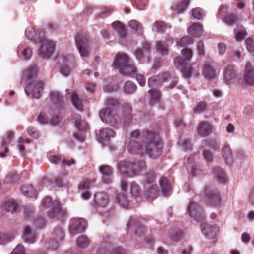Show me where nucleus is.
<instances>
[{
  "instance_id": "nucleus-18",
  "label": "nucleus",
  "mask_w": 254,
  "mask_h": 254,
  "mask_svg": "<svg viewBox=\"0 0 254 254\" xmlns=\"http://www.w3.org/2000/svg\"><path fill=\"white\" fill-rule=\"evenodd\" d=\"M111 137V129L109 128H102L98 134L99 141L103 146L110 144Z\"/></svg>"
},
{
  "instance_id": "nucleus-11",
  "label": "nucleus",
  "mask_w": 254,
  "mask_h": 254,
  "mask_svg": "<svg viewBox=\"0 0 254 254\" xmlns=\"http://www.w3.org/2000/svg\"><path fill=\"white\" fill-rule=\"evenodd\" d=\"M170 74L167 72H162L157 76H153L148 79V86L152 88H157L161 86L162 84L169 79Z\"/></svg>"
},
{
  "instance_id": "nucleus-8",
  "label": "nucleus",
  "mask_w": 254,
  "mask_h": 254,
  "mask_svg": "<svg viewBox=\"0 0 254 254\" xmlns=\"http://www.w3.org/2000/svg\"><path fill=\"white\" fill-rule=\"evenodd\" d=\"M204 194L206 196V200L209 205L215 207L220 205L221 198L217 190H211L209 187H206L204 191Z\"/></svg>"
},
{
  "instance_id": "nucleus-63",
  "label": "nucleus",
  "mask_w": 254,
  "mask_h": 254,
  "mask_svg": "<svg viewBox=\"0 0 254 254\" xmlns=\"http://www.w3.org/2000/svg\"><path fill=\"white\" fill-rule=\"evenodd\" d=\"M32 190L31 187H22L21 188V191L22 194L26 197H32V195L29 192V190Z\"/></svg>"
},
{
  "instance_id": "nucleus-31",
  "label": "nucleus",
  "mask_w": 254,
  "mask_h": 254,
  "mask_svg": "<svg viewBox=\"0 0 254 254\" xmlns=\"http://www.w3.org/2000/svg\"><path fill=\"white\" fill-rule=\"evenodd\" d=\"M112 27L117 31L120 37H125L127 32L124 25L122 23L119 21H115L112 23Z\"/></svg>"
},
{
  "instance_id": "nucleus-45",
  "label": "nucleus",
  "mask_w": 254,
  "mask_h": 254,
  "mask_svg": "<svg viewBox=\"0 0 254 254\" xmlns=\"http://www.w3.org/2000/svg\"><path fill=\"white\" fill-rule=\"evenodd\" d=\"M89 242L85 236H80L76 240L77 246L81 248H85L89 245Z\"/></svg>"
},
{
  "instance_id": "nucleus-28",
  "label": "nucleus",
  "mask_w": 254,
  "mask_h": 254,
  "mask_svg": "<svg viewBox=\"0 0 254 254\" xmlns=\"http://www.w3.org/2000/svg\"><path fill=\"white\" fill-rule=\"evenodd\" d=\"M36 237L35 233L32 232L29 226H26L24 228L23 238L25 242L32 243L35 241Z\"/></svg>"
},
{
  "instance_id": "nucleus-15",
  "label": "nucleus",
  "mask_w": 254,
  "mask_h": 254,
  "mask_svg": "<svg viewBox=\"0 0 254 254\" xmlns=\"http://www.w3.org/2000/svg\"><path fill=\"white\" fill-rule=\"evenodd\" d=\"M244 79L247 85L252 86L254 84V69L250 62L245 65Z\"/></svg>"
},
{
  "instance_id": "nucleus-53",
  "label": "nucleus",
  "mask_w": 254,
  "mask_h": 254,
  "mask_svg": "<svg viewBox=\"0 0 254 254\" xmlns=\"http://www.w3.org/2000/svg\"><path fill=\"white\" fill-rule=\"evenodd\" d=\"M130 192L134 197H138L140 194L139 186L136 183H132L130 186Z\"/></svg>"
},
{
  "instance_id": "nucleus-27",
  "label": "nucleus",
  "mask_w": 254,
  "mask_h": 254,
  "mask_svg": "<svg viewBox=\"0 0 254 254\" xmlns=\"http://www.w3.org/2000/svg\"><path fill=\"white\" fill-rule=\"evenodd\" d=\"M52 212H49V216L50 218L59 217L60 215H63L64 211L62 210L58 201H55L52 203Z\"/></svg>"
},
{
  "instance_id": "nucleus-52",
  "label": "nucleus",
  "mask_w": 254,
  "mask_h": 254,
  "mask_svg": "<svg viewBox=\"0 0 254 254\" xmlns=\"http://www.w3.org/2000/svg\"><path fill=\"white\" fill-rule=\"evenodd\" d=\"M129 26L136 32L140 33L141 31V25L138 21L132 20L128 23Z\"/></svg>"
},
{
  "instance_id": "nucleus-50",
  "label": "nucleus",
  "mask_w": 254,
  "mask_h": 254,
  "mask_svg": "<svg viewBox=\"0 0 254 254\" xmlns=\"http://www.w3.org/2000/svg\"><path fill=\"white\" fill-rule=\"evenodd\" d=\"M207 106V103L204 101H201L196 104L194 108V112L196 113H200L206 109Z\"/></svg>"
},
{
  "instance_id": "nucleus-58",
  "label": "nucleus",
  "mask_w": 254,
  "mask_h": 254,
  "mask_svg": "<svg viewBox=\"0 0 254 254\" xmlns=\"http://www.w3.org/2000/svg\"><path fill=\"white\" fill-rule=\"evenodd\" d=\"M10 254H26L25 250L22 245L19 244L13 249Z\"/></svg>"
},
{
  "instance_id": "nucleus-2",
  "label": "nucleus",
  "mask_w": 254,
  "mask_h": 254,
  "mask_svg": "<svg viewBox=\"0 0 254 254\" xmlns=\"http://www.w3.org/2000/svg\"><path fill=\"white\" fill-rule=\"evenodd\" d=\"M25 33L27 39L40 44L38 50L40 57L49 59L53 55L56 46L55 42L46 38L42 30L36 31L32 27H29L26 29Z\"/></svg>"
},
{
  "instance_id": "nucleus-42",
  "label": "nucleus",
  "mask_w": 254,
  "mask_h": 254,
  "mask_svg": "<svg viewBox=\"0 0 254 254\" xmlns=\"http://www.w3.org/2000/svg\"><path fill=\"white\" fill-rule=\"evenodd\" d=\"M136 89V86L132 81H127L124 84V90L127 94H132Z\"/></svg>"
},
{
  "instance_id": "nucleus-20",
  "label": "nucleus",
  "mask_w": 254,
  "mask_h": 254,
  "mask_svg": "<svg viewBox=\"0 0 254 254\" xmlns=\"http://www.w3.org/2000/svg\"><path fill=\"white\" fill-rule=\"evenodd\" d=\"M224 79L225 83L229 84L236 76L233 65H228L224 69Z\"/></svg>"
},
{
  "instance_id": "nucleus-38",
  "label": "nucleus",
  "mask_w": 254,
  "mask_h": 254,
  "mask_svg": "<svg viewBox=\"0 0 254 254\" xmlns=\"http://www.w3.org/2000/svg\"><path fill=\"white\" fill-rule=\"evenodd\" d=\"M96 181L95 179H86L83 180L78 185V189L81 190H87Z\"/></svg>"
},
{
  "instance_id": "nucleus-10",
  "label": "nucleus",
  "mask_w": 254,
  "mask_h": 254,
  "mask_svg": "<svg viewBox=\"0 0 254 254\" xmlns=\"http://www.w3.org/2000/svg\"><path fill=\"white\" fill-rule=\"evenodd\" d=\"M187 211L190 216L194 218L198 222H202L205 218L203 209L196 203H190Z\"/></svg>"
},
{
  "instance_id": "nucleus-41",
  "label": "nucleus",
  "mask_w": 254,
  "mask_h": 254,
  "mask_svg": "<svg viewBox=\"0 0 254 254\" xmlns=\"http://www.w3.org/2000/svg\"><path fill=\"white\" fill-rule=\"evenodd\" d=\"M14 238L13 233H0V244H5Z\"/></svg>"
},
{
  "instance_id": "nucleus-44",
  "label": "nucleus",
  "mask_w": 254,
  "mask_h": 254,
  "mask_svg": "<svg viewBox=\"0 0 254 254\" xmlns=\"http://www.w3.org/2000/svg\"><path fill=\"white\" fill-rule=\"evenodd\" d=\"M156 49L157 51L162 55H167L168 46L166 43H163L161 41H158L156 43Z\"/></svg>"
},
{
  "instance_id": "nucleus-36",
  "label": "nucleus",
  "mask_w": 254,
  "mask_h": 254,
  "mask_svg": "<svg viewBox=\"0 0 254 254\" xmlns=\"http://www.w3.org/2000/svg\"><path fill=\"white\" fill-rule=\"evenodd\" d=\"M190 0H182V1L180 3H178L174 5L172 7V9L177 13H182L187 7L189 4Z\"/></svg>"
},
{
  "instance_id": "nucleus-12",
  "label": "nucleus",
  "mask_w": 254,
  "mask_h": 254,
  "mask_svg": "<svg viewBox=\"0 0 254 254\" xmlns=\"http://www.w3.org/2000/svg\"><path fill=\"white\" fill-rule=\"evenodd\" d=\"M14 137V133L11 131H8L3 137L0 143V157H5V154L8 152L7 146L12 141Z\"/></svg>"
},
{
  "instance_id": "nucleus-35",
  "label": "nucleus",
  "mask_w": 254,
  "mask_h": 254,
  "mask_svg": "<svg viewBox=\"0 0 254 254\" xmlns=\"http://www.w3.org/2000/svg\"><path fill=\"white\" fill-rule=\"evenodd\" d=\"M111 111L110 108H107L101 111L100 117L101 120L105 123L111 122Z\"/></svg>"
},
{
  "instance_id": "nucleus-5",
  "label": "nucleus",
  "mask_w": 254,
  "mask_h": 254,
  "mask_svg": "<svg viewBox=\"0 0 254 254\" xmlns=\"http://www.w3.org/2000/svg\"><path fill=\"white\" fill-rule=\"evenodd\" d=\"M118 167L121 173L132 177L138 175L145 168V162L142 161L134 163L122 161L119 163Z\"/></svg>"
},
{
  "instance_id": "nucleus-13",
  "label": "nucleus",
  "mask_w": 254,
  "mask_h": 254,
  "mask_svg": "<svg viewBox=\"0 0 254 254\" xmlns=\"http://www.w3.org/2000/svg\"><path fill=\"white\" fill-rule=\"evenodd\" d=\"M56 60L59 65H70L75 62L73 54L66 53H59L56 56Z\"/></svg>"
},
{
  "instance_id": "nucleus-57",
  "label": "nucleus",
  "mask_w": 254,
  "mask_h": 254,
  "mask_svg": "<svg viewBox=\"0 0 254 254\" xmlns=\"http://www.w3.org/2000/svg\"><path fill=\"white\" fill-rule=\"evenodd\" d=\"M245 44L249 52H254V42L251 38H248L246 40Z\"/></svg>"
},
{
  "instance_id": "nucleus-33",
  "label": "nucleus",
  "mask_w": 254,
  "mask_h": 254,
  "mask_svg": "<svg viewBox=\"0 0 254 254\" xmlns=\"http://www.w3.org/2000/svg\"><path fill=\"white\" fill-rule=\"evenodd\" d=\"M37 120L41 124H46L49 122L52 125H56L59 122L60 119L59 117L55 116V118H52L49 121L44 113H41L38 117Z\"/></svg>"
},
{
  "instance_id": "nucleus-62",
  "label": "nucleus",
  "mask_w": 254,
  "mask_h": 254,
  "mask_svg": "<svg viewBox=\"0 0 254 254\" xmlns=\"http://www.w3.org/2000/svg\"><path fill=\"white\" fill-rule=\"evenodd\" d=\"M197 50L198 54L200 56H204L205 55L204 45L202 41L198 42L197 45Z\"/></svg>"
},
{
  "instance_id": "nucleus-37",
  "label": "nucleus",
  "mask_w": 254,
  "mask_h": 254,
  "mask_svg": "<svg viewBox=\"0 0 254 254\" xmlns=\"http://www.w3.org/2000/svg\"><path fill=\"white\" fill-rule=\"evenodd\" d=\"M71 101L74 107L79 111L83 110L82 101L79 98L75 93H72L71 95Z\"/></svg>"
},
{
  "instance_id": "nucleus-46",
  "label": "nucleus",
  "mask_w": 254,
  "mask_h": 254,
  "mask_svg": "<svg viewBox=\"0 0 254 254\" xmlns=\"http://www.w3.org/2000/svg\"><path fill=\"white\" fill-rule=\"evenodd\" d=\"M122 110L123 112V114L125 117L127 119V120H130L132 118L131 111L132 108L131 106L129 104H125L122 107Z\"/></svg>"
},
{
  "instance_id": "nucleus-39",
  "label": "nucleus",
  "mask_w": 254,
  "mask_h": 254,
  "mask_svg": "<svg viewBox=\"0 0 254 254\" xmlns=\"http://www.w3.org/2000/svg\"><path fill=\"white\" fill-rule=\"evenodd\" d=\"M234 33L237 41L243 40L246 35L245 28L242 25L238 26V27L234 30Z\"/></svg>"
},
{
  "instance_id": "nucleus-21",
  "label": "nucleus",
  "mask_w": 254,
  "mask_h": 254,
  "mask_svg": "<svg viewBox=\"0 0 254 254\" xmlns=\"http://www.w3.org/2000/svg\"><path fill=\"white\" fill-rule=\"evenodd\" d=\"M99 171L102 175V180L105 184H109L111 181V167L109 165H101Z\"/></svg>"
},
{
  "instance_id": "nucleus-34",
  "label": "nucleus",
  "mask_w": 254,
  "mask_h": 254,
  "mask_svg": "<svg viewBox=\"0 0 254 254\" xmlns=\"http://www.w3.org/2000/svg\"><path fill=\"white\" fill-rule=\"evenodd\" d=\"M150 95V104L153 105L160 101L161 97L160 92L157 89H151L148 91Z\"/></svg>"
},
{
  "instance_id": "nucleus-9",
  "label": "nucleus",
  "mask_w": 254,
  "mask_h": 254,
  "mask_svg": "<svg viewBox=\"0 0 254 254\" xmlns=\"http://www.w3.org/2000/svg\"><path fill=\"white\" fill-rule=\"evenodd\" d=\"M86 227V223L83 219L73 218L70 221L69 231L73 236L84 232Z\"/></svg>"
},
{
  "instance_id": "nucleus-17",
  "label": "nucleus",
  "mask_w": 254,
  "mask_h": 254,
  "mask_svg": "<svg viewBox=\"0 0 254 254\" xmlns=\"http://www.w3.org/2000/svg\"><path fill=\"white\" fill-rule=\"evenodd\" d=\"M212 126L208 122L201 121L199 124L197 128V132L199 135L202 137L209 136L212 130Z\"/></svg>"
},
{
  "instance_id": "nucleus-23",
  "label": "nucleus",
  "mask_w": 254,
  "mask_h": 254,
  "mask_svg": "<svg viewBox=\"0 0 254 254\" xmlns=\"http://www.w3.org/2000/svg\"><path fill=\"white\" fill-rule=\"evenodd\" d=\"M203 31V26L199 23H193L188 29L190 35L197 37H200L202 34Z\"/></svg>"
},
{
  "instance_id": "nucleus-47",
  "label": "nucleus",
  "mask_w": 254,
  "mask_h": 254,
  "mask_svg": "<svg viewBox=\"0 0 254 254\" xmlns=\"http://www.w3.org/2000/svg\"><path fill=\"white\" fill-rule=\"evenodd\" d=\"M166 27L165 23L162 21H156L153 25V30L157 32H164Z\"/></svg>"
},
{
  "instance_id": "nucleus-22",
  "label": "nucleus",
  "mask_w": 254,
  "mask_h": 254,
  "mask_svg": "<svg viewBox=\"0 0 254 254\" xmlns=\"http://www.w3.org/2000/svg\"><path fill=\"white\" fill-rule=\"evenodd\" d=\"M203 74L206 78L209 80L214 79L216 77V71L214 67L207 63H205L203 65Z\"/></svg>"
},
{
  "instance_id": "nucleus-56",
  "label": "nucleus",
  "mask_w": 254,
  "mask_h": 254,
  "mask_svg": "<svg viewBox=\"0 0 254 254\" xmlns=\"http://www.w3.org/2000/svg\"><path fill=\"white\" fill-rule=\"evenodd\" d=\"M59 69L60 73L64 76H68L70 73V69L67 65H59Z\"/></svg>"
},
{
  "instance_id": "nucleus-49",
  "label": "nucleus",
  "mask_w": 254,
  "mask_h": 254,
  "mask_svg": "<svg viewBox=\"0 0 254 254\" xmlns=\"http://www.w3.org/2000/svg\"><path fill=\"white\" fill-rule=\"evenodd\" d=\"M193 43V40L191 38L186 36L182 38L179 41L177 42V45L181 47H186Z\"/></svg>"
},
{
  "instance_id": "nucleus-54",
  "label": "nucleus",
  "mask_w": 254,
  "mask_h": 254,
  "mask_svg": "<svg viewBox=\"0 0 254 254\" xmlns=\"http://www.w3.org/2000/svg\"><path fill=\"white\" fill-rule=\"evenodd\" d=\"M192 15L197 19H201L204 16L203 10L200 8H195L192 10Z\"/></svg>"
},
{
  "instance_id": "nucleus-51",
  "label": "nucleus",
  "mask_w": 254,
  "mask_h": 254,
  "mask_svg": "<svg viewBox=\"0 0 254 254\" xmlns=\"http://www.w3.org/2000/svg\"><path fill=\"white\" fill-rule=\"evenodd\" d=\"M222 153L224 159L226 163H228L229 159L231 157V149L229 146H225L222 149Z\"/></svg>"
},
{
  "instance_id": "nucleus-25",
  "label": "nucleus",
  "mask_w": 254,
  "mask_h": 254,
  "mask_svg": "<svg viewBox=\"0 0 254 254\" xmlns=\"http://www.w3.org/2000/svg\"><path fill=\"white\" fill-rule=\"evenodd\" d=\"M108 202L107 196L103 193H99L95 196L94 205L93 207H96L97 206L101 207H105L106 206Z\"/></svg>"
},
{
  "instance_id": "nucleus-43",
  "label": "nucleus",
  "mask_w": 254,
  "mask_h": 254,
  "mask_svg": "<svg viewBox=\"0 0 254 254\" xmlns=\"http://www.w3.org/2000/svg\"><path fill=\"white\" fill-rule=\"evenodd\" d=\"M116 200L119 204L123 207L127 208L128 206V200L124 194H118Z\"/></svg>"
},
{
  "instance_id": "nucleus-59",
  "label": "nucleus",
  "mask_w": 254,
  "mask_h": 254,
  "mask_svg": "<svg viewBox=\"0 0 254 254\" xmlns=\"http://www.w3.org/2000/svg\"><path fill=\"white\" fill-rule=\"evenodd\" d=\"M236 20L237 18L235 15H229L225 17L224 21L228 25H231L236 22Z\"/></svg>"
},
{
  "instance_id": "nucleus-1",
  "label": "nucleus",
  "mask_w": 254,
  "mask_h": 254,
  "mask_svg": "<svg viewBox=\"0 0 254 254\" xmlns=\"http://www.w3.org/2000/svg\"><path fill=\"white\" fill-rule=\"evenodd\" d=\"M143 136L145 137V142L143 144L131 140L127 145L128 150L131 153L146 154L153 158L159 156L162 152V144L158 137L154 132L148 131Z\"/></svg>"
},
{
  "instance_id": "nucleus-60",
  "label": "nucleus",
  "mask_w": 254,
  "mask_h": 254,
  "mask_svg": "<svg viewBox=\"0 0 254 254\" xmlns=\"http://www.w3.org/2000/svg\"><path fill=\"white\" fill-rule=\"evenodd\" d=\"M27 133L34 138H38L39 136V132L35 128L31 127L27 128Z\"/></svg>"
},
{
  "instance_id": "nucleus-19",
  "label": "nucleus",
  "mask_w": 254,
  "mask_h": 254,
  "mask_svg": "<svg viewBox=\"0 0 254 254\" xmlns=\"http://www.w3.org/2000/svg\"><path fill=\"white\" fill-rule=\"evenodd\" d=\"M201 228L202 233L210 238H214L218 231V228L216 226L210 225L204 222L201 223Z\"/></svg>"
},
{
  "instance_id": "nucleus-3",
  "label": "nucleus",
  "mask_w": 254,
  "mask_h": 254,
  "mask_svg": "<svg viewBox=\"0 0 254 254\" xmlns=\"http://www.w3.org/2000/svg\"><path fill=\"white\" fill-rule=\"evenodd\" d=\"M183 58L180 57L174 59V64L176 67L180 70L183 76L186 78H189L191 76L195 77L199 75V69L198 66L195 67L194 63L190 65L187 64L186 61H190L193 56V51L190 48H184L181 51Z\"/></svg>"
},
{
  "instance_id": "nucleus-4",
  "label": "nucleus",
  "mask_w": 254,
  "mask_h": 254,
  "mask_svg": "<svg viewBox=\"0 0 254 254\" xmlns=\"http://www.w3.org/2000/svg\"><path fill=\"white\" fill-rule=\"evenodd\" d=\"M37 68L35 65L29 66L24 72L23 80H28L29 83L25 88V92L27 95L32 98L38 99L41 96L43 86V83L41 81H33L30 82L32 78L35 75Z\"/></svg>"
},
{
  "instance_id": "nucleus-64",
  "label": "nucleus",
  "mask_w": 254,
  "mask_h": 254,
  "mask_svg": "<svg viewBox=\"0 0 254 254\" xmlns=\"http://www.w3.org/2000/svg\"><path fill=\"white\" fill-rule=\"evenodd\" d=\"M134 55L136 58L138 60H141L143 59L144 57L143 55V51L141 48H138L134 52Z\"/></svg>"
},
{
  "instance_id": "nucleus-14",
  "label": "nucleus",
  "mask_w": 254,
  "mask_h": 254,
  "mask_svg": "<svg viewBox=\"0 0 254 254\" xmlns=\"http://www.w3.org/2000/svg\"><path fill=\"white\" fill-rule=\"evenodd\" d=\"M129 62L128 56L125 53L119 52L117 54L113 63L114 66L118 68L119 70L127 65Z\"/></svg>"
},
{
  "instance_id": "nucleus-40",
  "label": "nucleus",
  "mask_w": 254,
  "mask_h": 254,
  "mask_svg": "<svg viewBox=\"0 0 254 254\" xmlns=\"http://www.w3.org/2000/svg\"><path fill=\"white\" fill-rule=\"evenodd\" d=\"M4 207L8 211L13 213L16 211L18 208V205L14 200H8L5 202Z\"/></svg>"
},
{
  "instance_id": "nucleus-61",
  "label": "nucleus",
  "mask_w": 254,
  "mask_h": 254,
  "mask_svg": "<svg viewBox=\"0 0 254 254\" xmlns=\"http://www.w3.org/2000/svg\"><path fill=\"white\" fill-rule=\"evenodd\" d=\"M48 158L50 162L54 164H58L63 161V159L60 156L55 155H51Z\"/></svg>"
},
{
  "instance_id": "nucleus-26",
  "label": "nucleus",
  "mask_w": 254,
  "mask_h": 254,
  "mask_svg": "<svg viewBox=\"0 0 254 254\" xmlns=\"http://www.w3.org/2000/svg\"><path fill=\"white\" fill-rule=\"evenodd\" d=\"M72 120L75 127L79 131H82L85 130L87 127V125L85 121L82 120L80 115L75 114L72 116Z\"/></svg>"
},
{
  "instance_id": "nucleus-29",
  "label": "nucleus",
  "mask_w": 254,
  "mask_h": 254,
  "mask_svg": "<svg viewBox=\"0 0 254 254\" xmlns=\"http://www.w3.org/2000/svg\"><path fill=\"white\" fill-rule=\"evenodd\" d=\"M159 183L163 195L165 196H168L171 192L172 188L167 179L165 177H162Z\"/></svg>"
},
{
  "instance_id": "nucleus-55",
  "label": "nucleus",
  "mask_w": 254,
  "mask_h": 254,
  "mask_svg": "<svg viewBox=\"0 0 254 254\" xmlns=\"http://www.w3.org/2000/svg\"><path fill=\"white\" fill-rule=\"evenodd\" d=\"M51 99L53 102L55 103H59L63 101V97L60 94L59 92L54 91L51 94Z\"/></svg>"
},
{
  "instance_id": "nucleus-30",
  "label": "nucleus",
  "mask_w": 254,
  "mask_h": 254,
  "mask_svg": "<svg viewBox=\"0 0 254 254\" xmlns=\"http://www.w3.org/2000/svg\"><path fill=\"white\" fill-rule=\"evenodd\" d=\"M18 53L22 56L25 60L30 58L32 55V50L25 44H21L18 47Z\"/></svg>"
},
{
  "instance_id": "nucleus-6",
  "label": "nucleus",
  "mask_w": 254,
  "mask_h": 254,
  "mask_svg": "<svg viewBox=\"0 0 254 254\" xmlns=\"http://www.w3.org/2000/svg\"><path fill=\"white\" fill-rule=\"evenodd\" d=\"M155 175L152 171L147 172L145 176L144 183L146 190L144 193V196L149 200H153L155 199L158 195V190L156 184H153L155 180Z\"/></svg>"
},
{
  "instance_id": "nucleus-16",
  "label": "nucleus",
  "mask_w": 254,
  "mask_h": 254,
  "mask_svg": "<svg viewBox=\"0 0 254 254\" xmlns=\"http://www.w3.org/2000/svg\"><path fill=\"white\" fill-rule=\"evenodd\" d=\"M97 254H111V240L109 236L103 237L97 250Z\"/></svg>"
},
{
  "instance_id": "nucleus-24",
  "label": "nucleus",
  "mask_w": 254,
  "mask_h": 254,
  "mask_svg": "<svg viewBox=\"0 0 254 254\" xmlns=\"http://www.w3.org/2000/svg\"><path fill=\"white\" fill-rule=\"evenodd\" d=\"M120 73L124 76H130L135 73L137 71L136 67L131 63L130 62L127 64L123 68H121L119 70Z\"/></svg>"
},
{
  "instance_id": "nucleus-32",
  "label": "nucleus",
  "mask_w": 254,
  "mask_h": 254,
  "mask_svg": "<svg viewBox=\"0 0 254 254\" xmlns=\"http://www.w3.org/2000/svg\"><path fill=\"white\" fill-rule=\"evenodd\" d=\"M213 171L214 174L216 176L219 182L224 184L227 181L226 175L221 168L216 167L214 168Z\"/></svg>"
},
{
  "instance_id": "nucleus-7",
  "label": "nucleus",
  "mask_w": 254,
  "mask_h": 254,
  "mask_svg": "<svg viewBox=\"0 0 254 254\" xmlns=\"http://www.w3.org/2000/svg\"><path fill=\"white\" fill-rule=\"evenodd\" d=\"M77 48L81 57H87L89 55L88 35L86 33L79 34L75 39Z\"/></svg>"
},
{
  "instance_id": "nucleus-48",
  "label": "nucleus",
  "mask_w": 254,
  "mask_h": 254,
  "mask_svg": "<svg viewBox=\"0 0 254 254\" xmlns=\"http://www.w3.org/2000/svg\"><path fill=\"white\" fill-rule=\"evenodd\" d=\"M132 4L135 6L138 9L143 10L144 9L147 4V0H132Z\"/></svg>"
}]
</instances>
